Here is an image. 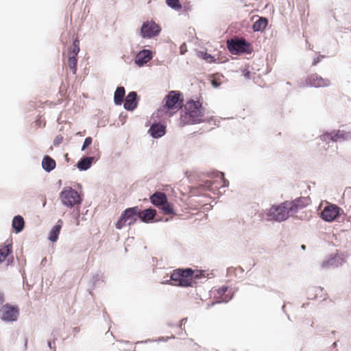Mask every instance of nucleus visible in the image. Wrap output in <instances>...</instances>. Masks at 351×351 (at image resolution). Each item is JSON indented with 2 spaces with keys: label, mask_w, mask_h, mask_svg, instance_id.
<instances>
[{
  "label": "nucleus",
  "mask_w": 351,
  "mask_h": 351,
  "mask_svg": "<svg viewBox=\"0 0 351 351\" xmlns=\"http://www.w3.org/2000/svg\"><path fill=\"white\" fill-rule=\"evenodd\" d=\"M308 85L315 87H326L330 85V80L323 78L317 73L310 75L306 80Z\"/></svg>",
  "instance_id": "obj_12"
},
{
  "label": "nucleus",
  "mask_w": 351,
  "mask_h": 351,
  "mask_svg": "<svg viewBox=\"0 0 351 351\" xmlns=\"http://www.w3.org/2000/svg\"><path fill=\"white\" fill-rule=\"evenodd\" d=\"M62 138H63L62 136H56V138L54 139L53 145L55 146L59 145L60 144V143L62 142Z\"/></svg>",
  "instance_id": "obj_34"
},
{
  "label": "nucleus",
  "mask_w": 351,
  "mask_h": 351,
  "mask_svg": "<svg viewBox=\"0 0 351 351\" xmlns=\"http://www.w3.org/2000/svg\"><path fill=\"white\" fill-rule=\"evenodd\" d=\"M77 57L69 56L66 65L71 69V71L73 75H75L76 72H77Z\"/></svg>",
  "instance_id": "obj_26"
},
{
  "label": "nucleus",
  "mask_w": 351,
  "mask_h": 351,
  "mask_svg": "<svg viewBox=\"0 0 351 351\" xmlns=\"http://www.w3.org/2000/svg\"><path fill=\"white\" fill-rule=\"evenodd\" d=\"M137 94L136 92H130L125 98L124 108L128 110H133L137 106Z\"/></svg>",
  "instance_id": "obj_16"
},
{
  "label": "nucleus",
  "mask_w": 351,
  "mask_h": 351,
  "mask_svg": "<svg viewBox=\"0 0 351 351\" xmlns=\"http://www.w3.org/2000/svg\"><path fill=\"white\" fill-rule=\"evenodd\" d=\"M62 203L69 207H73L81 203V198L78 193L71 187L64 188L60 194Z\"/></svg>",
  "instance_id": "obj_6"
},
{
  "label": "nucleus",
  "mask_w": 351,
  "mask_h": 351,
  "mask_svg": "<svg viewBox=\"0 0 351 351\" xmlns=\"http://www.w3.org/2000/svg\"><path fill=\"white\" fill-rule=\"evenodd\" d=\"M336 258L334 257L329 258L322 261L321 267L322 269H329L331 267H337Z\"/></svg>",
  "instance_id": "obj_27"
},
{
  "label": "nucleus",
  "mask_w": 351,
  "mask_h": 351,
  "mask_svg": "<svg viewBox=\"0 0 351 351\" xmlns=\"http://www.w3.org/2000/svg\"><path fill=\"white\" fill-rule=\"evenodd\" d=\"M324 138L326 140L327 138H330L332 141H337L339 139L343 138V134L341 131H338L335 133H331V134H326L323 136Z\"/></svg>",
  "instance_id": "obj_28"
},
{
  "label": "nucleus",
  "mask_w": 351,
  "mask_h": 351,
  "mask_svg": "<svg viewBox=\"0 0 351 351\" xmlns=\"http://www.w3.org/2000/svg\"><path fill=\"white\" fill-rule=\"evenodd\" d=\"M62 221L60 219L58 224L55 225L49 232V239L51 242H56L58 240L62 228Z\"/></svg>",
  "instance_id": "obj_18"
},
{
  "label": "nucleus",
  "mask_w": 351,
  "mask_h": 351,
  "mask_svg": "<svg viewBox=\"0 0 351 351\" xmlns=\"http://www.w3.org/2000/svg\"><path fill=\"white\" fill-rule=\"evenodd\" d=\"M80 51L79 40H75L73 43L72 46L70 47L69 56H76Z\"/></svg>",
  "instance_id": "obj_29"
},
{
  "label": "nucleus",
  "mask_w": 351,
  "mask_h": 351,
  "mask_svg": "<svg viewBox=\"0 0 351 351\" xmlns=\"http://www.w3.org/2000/svg\"><path fill=\"white\" fill-rule=\"evenodd\" d=\"M92 138L90 136L86 138L82 145V150H84L86 147H88L92 143Z\"/></svg>",
  "instance_id": "obj_32"
},
{
  "label": "nucleus",
  "mask_w": 351,
  "mask_h": 351,
  "mask_svg": "<svg viewBox=\"0 0 351 351\" xmlns=\"http://www.w3.org/2000/svg\"><path fill=\"white\" fill-rule=\"evenodd\" d=\"M194 271L191 268L176 269L170 275L171 285L178 287H190L193 283Z\"/></svg>",
  "instance_id": "obj_3"
},
{
  "label": "nucleus",
  "mask_w": 351,
  "mask_h": 351,
  "mask_svg": "<svg viewBox=\"0 0 351 351\" xmlns=\"http://www.w3.org/2000/svg\"><path fill=\"white\" fill-rule=\"evenodd\" d=\"M218 298L222 302H227L230 299V296L229 293H226L228 291V287L226 286H223L219 288L217 290Z\"/></svg>",
  "instance_id": "obj_25"
},
{
  "label": "nucleus",
  "mask_w": 351,
  "mask_h": 351,
  "mask_svg": "<svg viewBox=\"0 0 351 351\" xmlns=\"http://www.w3.org/2000/svg\"><path fill=\"white\" fill-rule=\"evenodd\" d=\"M228 48L232 54L250 53V45L245 40H231L228 41Z\"/></svg>",
  "instance_id": "obj_9"
},
{
  "label": "nucleus",
  "mask_w": 351,
  "mask_h": 351,
  "mask_svg": "<svg viewBox=\"0 0 351 351\" xmlns=\"http://www.w3.org/2000/svg\"><path fill=\"white\" fill-rule=\"evenodd\" d=\"M186 322V319H182L181 321H180V326H182V324L184 323V322Z\"/></svg>",
  "instance_id": "obj_38"
},
{
  "label": "nucleus",
  "mask_w": 351,
  "mask_h": 351,
  "mask_svg": "<svg viewBox=\"0 0 351 351\" xmlns=\"http://www.w3.org/2000/svg\"><path fill=\"white\" fill-rule=\"evenodd\" d=\"M152 58V51L149 49H143L136 54L134 62L138 66H142L149 62Z\"/></svg>",
  "instance_id": "obj_14"
},
{
  "label": "nucleus",
  "mask_w": 351,
  "mask_h": 351,
  "mask_svg": "<svg viewBox=\"0 0 351 351\" xmlns=\"http://www.w3.org/2000/svg\"><path fill=\"white\" fill-rule=\"evenodd\" d=\"M94 160L93 157H84L82 158L77 164V167L80 170H87L91 166Z\"/></svg>",
  "instance_id": "obj_23"
},
{
  "label": "nucleus",
  "mask_w": 351,
  "mask_h": 351,
  "mask_svg": "<svg viewBox=\"0 0 351 351\" xmlns=\"http://www.w3.org/2000/svg\"><path fill=\"white\" fill-rule=\"evenodd\" d=\"M167 5L175 10H180L182 4L179 0H166Z\"/></svg>",
  "instance_id": "obj_30"
},
{
  "label": "nucleus",
  "mask_w": 351,
  "mask_h": 351,
  "mask_svg": "<svg viewBox=\"0 0 351 351\" xmlns=\"http://www.w3.org/2000/svg\"><path fill=\"white\" fill-rule=\"evenodd\" d=\"M52 343L51 341H49L48 342V346L51 349L52 348V346H51Z\"/></svg>",
  "instance_id": "obj_39"
},
{
  "label": "nucleus",
  "mask_w": 351,
  "mask_h": 351,
  "mask_svg": "<svg viewBox=\"0 0 351 351\" xmlns=\"http://www.w3.org/2000/svg\"><path fill=\"white\" fill-rule=\"evenodd\" d=\"M292 215L289 208H288L287 205H285V202L278 206H272L267 213V219L282 221Z\"/></svg>",
  "instance_id": "obj_5"
},
{
  "label": "nucleus",
  "mask_w": 351,
  "mask_h": 351,
  "mask_svg": "<svg viewBox=\"0 0 351 351\" xmlns=\"http://www.w3.org/2000/svg\"><path fill=\"white\" fill-rule=\"evenodd\" d=\"M211 83L215 88L219 87L221 84V82L219 81V80L216 78H213L211 81Z\"/></svg>",
  "instance_id": "obj_33"
},
{
  "label": "nucleus",
  "mask_w": 351,
  "mask_h": 351,
  "mask_svg": "<svg viewBox=\"0 0 351 351\" xmlns=\"http://www.w3.org/2000/svg\"><path fill=\"white\" fill-rule=\"evenodd\" d=\"M19 314V308L8 304L3 305L0 309L1 318L6 322L16 321Z\"/></svg>",
  "instance_id": "obj_10"
},
{
  "label": "nucleus",
  "mask_w": 351,
  "mask_h": 351,
  "mask_svg": "<svg viewBox=\"0 0 351 351\" xmlns=\"http://www.w3.org/2000/svg\"><path fill=\"white\" fill-rule=\"evenodd\" d=\"M166 132V128L164 125L160 123H154L153 124L149 130V132L150 133V135L155 138H160L165 135Z\"/></svg>",
  "instance_id": "obj_15"
},
{
  "label": "nucleus",
  "mask_w": 351,
  "mask_h": 351,
  "mask_svg": "<svg viewBox=\"0 0 351 351\" xmlns=\"http://www.w3.org/2000/svg\"><path fill=\"white\" fill-rule=\"evenodd\" d=\"M309 199L307 197H299L292 202H285V205H287L288 208L291 210V214H295L298 209L302 208L308 204Z\"/></svg>",
  "instance_id": "obj_13"
},
{
  "label": "nucleus",
  "mask_w": 351,
  "mask_h": 351,
  "mask_svg": "<svg viewBox=\"0 0 351 351\" xmlns=\"http://www.w3.org/2000/svg\"><path fill=\"white\" fill-rule=\"evenodd\" d=\"M182 107H184V110L180 117L181 126L196 124L203 121L204 109L199 101H188Z\"/></svg>",
  "instance_id": "obj_1"
},
{
  "label": "nucleus",
  "mask_w": 351,
  "mask_h": 351,
  "mask_svg": "<svg viewBox=\"0 0 351 351\" xmlns=\"http://www.w3.org/2000/svg\"><path fill=\"white\" fill-rule=\"evenodd\" d=\"M201 57L206 60L208 62L211 63L214 62L215 61V58L211 56L210 54H208L207 53L201 52Z\"/></svg>",
  "instance_id": "obj_31"
},
{
  "label": "nucleus",
  "mask_w": 351,
  "mask_h": 351,
  "mask_svg": "<svg viewBox=\"0 0 351 351\" xmlns=\"http://www.w3.org/2000/svg\"><path fill=\"white\" fill-rule=\"evenodd\" d=\"M12 243H6L0 248V263L3 262L6 258L12 253Z\"/></svg>",
  "instance_id": "obj_19"
},
{
  "label": "nucleus",
  "mask_w": 351,
  "mask_h": 351,
  "mask_svg": "<svg viewBox=\"0 0 351 351\" xmlns=\"http://www.w3.org/2000/svg\"><path fill=\"white\" fill-rule=\"evenodd\" d=\"M160 27L153 21L144 22L141 28V35L145 38H151L159 34Z\"/></svg>",
  "instance_id": "obj_8"
},
{
  "label": "nucleus",
  "mask_w": 351,
  "mask_h": 351,
  "mask_svg": "<svg viewBox=\"0 0 351 351\" xmlns=\"http://www.w3.org/2000/svg\"><path fill=\"white\" fill-rule=\"evenodd\" d=\"M340 208L335 204H328L325 206L321 213L323 220L331 222L335 220L339 215Z\"/></svg>",
  "instance_id": "obj_11"
},
{
  "label": "nucleus",
  "mask_w": 351,
  "mask_h": 351,
  "mask_svg": "<svg viewBox=\"0 0 351 351\" xmlns=\"http://www.w3.org/2000/svg\"><path fill=\"white\" fill-rule=\"evenodd\" d=\"M319 58L317 57V58H315L313 62V66H315L319 62Z\"/></svg>",
  "instance_id": "obj_37"
},
{
  "label": "nucleus",
  "mask_w": 351,
  "mask_h": 351,
  "mask_svg": "<svg viewBox=\"0 0 351 351\" xmlns=\"http://www.w3.org/2000/svg\"><path fill=\"white\" fill-rule=\"evenodd\" d=\"M138 207L127 208L121 215L116 223L117 229L122 228L124 226L131 225L136 221V216L138 215Z\"/></svg>",
  "instance_id": "obj_7"
},
{
  "label": "nucleus",
  "mask_w": 351,
  "mask_h": 351,
  "mask_svg": "<svg viewBox=\"0 0 351 351\" xmlns=\"http://www.w3.org/2000/svg\"><path fill=\"white\" fill-rule=\"evenodd\" d=\"M221 180L223 182V184H222V186H227L228 184V181L226 180L223 176L221 178Z\"/></svg>",
  "instance_id": "obj_36"
},
{
  "label": "nucleus",
  "mask_w": 351,
  "mask_h": 351,
  "mask_svg": "<svg viewBox=\"0 0 351 351\" xmlns=\"http://www.w3.org/2000/svg\"><path fill=\"white\" fill-rule=\"evenodd\" d=\"M151 202L165 215L175 213L173 205L167 201L166 195L162 192H156L150 197Z\"/></svg>",
  "instance_id": "obj_4"
},
{
  "label": "nucleus",
  "mask_w": 351,
  "mask_h": 351,
  "mask_svg": "<svg viewBox=\"0 0 351 351\" xmlns=\"http://www.w3.org/2000/svg\"><path fill=\"white\" fill-rule=\"evenodd\" d=\"M182 94L178 90H171L165 96L163 105L158 110L160 117H171L183 106Z\"/></svg>",
  "instance_id": "obj_2"
},
{
  "label": "nucleus",
  "mask_w": 351,
  "mask_h": 351,
  "mask_svg": "<svg viewBox=\"0 0 351 351\" xmlns=\"http://www.w3.org/2000/svg\"><path fill=\"white\" fill-rule=\"evenodd\" d=\"M125 88L123 86L117 87L114 92V101L116 105H121L125 97Z\"/></svg>",
  "instance_id": "obj_22"
},
{
  "label": "nucleus",
  "mask_w": 351,
  "mask_h": 351,
  "mask_svg": "<svg viewBox=\"0 0 351 351\" xmlns=\"http://www.w3.org/2000/svg\"><path fill=\"white\" fill-rule=\"evenodd\" d=\"M156 215V210L154 209L149 208L143 211H138V215L141 219L146 223L151 221Z\"/></svg>",
  "instance_id": "obj_17"
},
{
  "label": "nucleus",
  "mask_w": 351,
  "mask_h": 351,
  "mask_svg": "<svg viewBox=\"0 0 351 351\" xmlns=\"http://www.w3.org/2000/svg\"><path fill=\"white\" fill-rule=\"evenodd\" d=\"M42 165L43 169L49 172L56 167V162L49 156H45L43 160Z\"/></svg>",
  "instance_id": "obj_20"
},
{
  "label": "nucleus",
  "mask_w": 351,
  "mask_h": 351,
  "mask_svg": "<svg viewBox=\"0 0 351 351\" xmlns=\"http://www.w3.org/2000/svg\"><path fill=\"white\" fill-rule=\"evenodd\" d=\"M216 182L214 181V182H210V184L209 185V186H212L213 185L215 184Z\"/></svg>",
  "instance_id": "obj_40"
},
{
  "label": "nucleus",
  "mask_w": 351,
  "mask_h": 351,
  "mask_svg": "<svg viewBox=\"0 0 351 351\" xmlns=\"http://www.w3.org/2000/svg\"><path fill=\"white\" fill-rule=\"evenodd\" d=\"M180 53L182 55L184 54L186 52L187 47H186V45L185 43H183L182 45H181V46L180 47Z\"/></svg>",
  "instance_id": "obj_35"
},
{
  "label": "nucleus",
  "mask_w": 351,
  "mask_h": 351,
  "mask_svg": "<svg viewBox=\"0 0 351 351\" xmlns=\"http://www.w3.org/2000/svg\"><path fill=\"white\" fill-rule=\"evenodd\" d=\"M305 247H305V245H302V248L303 250H304V249H305Z\"/></svg>",
  "instance_id": "obj_42"
},
{
  "label": "nucleus",
  "mask_w": 351,
  "mask_h": 351,
  "mask_svg": "<svg viewBox=\"0 0 351 351\" xmlns=\"http://www.w3.org/2000/svg\"><path fill=\"white\" fill-rule=\"evenodd\" d=\"M24 219L20 216H15L12 220V228L15 230L16 232H20L24 228Z\"/></svg>",
  "instance_id": "obj_21"
},
{
  "label": "nucleus",
  "mask_w": 351,
  "mask_h": 351,
  "mask_svg": "<svg viewBox=\"0 0 351 351\" xmlns=\"http://www.w3.org/2000/svg\"><path fill=\"white\" fill-rule=\"evenodd\" d=\"M74 330H75V332H78V331H79V328H74Z\"/></svg>",
  "instance_id": "obj_41"
},
{
  "label": "nucleus",
  "mask_w": 351,
  "mask_h": 351,
  "mask_svg": "<svg viewBox=\"0 0 351 351\" xmlns=\"http://www.w3.org/2000/svg\"><path fill=\"white\" fill-rule=\"evenodd\" d=\"M267 23L268 21L265 18L261 17L253 24V30L254 32L263 31L266 28Z\"/></svg>",
  "instance_id": "obj_24"
}]
</instances>
